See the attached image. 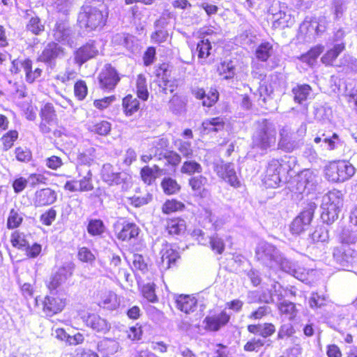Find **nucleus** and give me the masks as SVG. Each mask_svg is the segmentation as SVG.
Here are the masks:
<instances>
[{
	"instance_id": "4d7b16f0",
	"label": "nucleus",
	"mask_w": 357,
	"mask_h": 357,
	"mask_svg": "<svg viewBox=\"0 0 357 357\" xmlns=\"http://www.w3.org/2000/svg\"><path fill=\"white\" fill-rule=\"evenodd\" d=\"M40 119H57L56 110L51 102L45 103L39 112Z\"/></svg>"
},
{
	"instance_id": "0eeeda50",
	"label": "nucleus",
	"mask_w": 357,
	"mask_h": 357,
	"mask_svg": "<svg viewBox=\"0 0 357 357\" xmlns=\"http://www.w3.org/2000/svg\"><path fill=\"white\" fill-rule=\"evenodd\" d=\"M231 320V316L223 310H211L203 320L204 328L206 332H218L225 327Z\"/></svg>"
},
{
	"instance_id": "5fc2aeb1",
	"label": "nucleus",
	"mask_w": 357,
	"mask_h": 357,
	"mask_svg": "<svg viewBox=\"0 0 357 357\" xmlns=\"http://www.w3.org/2000/svg\"><path fill=\"white\" fill-rule=\"evenodd\" d=\"M153 199L152 195L146 193L144 195H134L128 198L130 204L133 207L139 208L151 202Z\"/></svg>"
},
{
	"instance_id": "4c0bfd02",
	"label": "nucleus",
	"mask_w": 357,
	"mask_h": 357,
	"mask_svg": "<svg viewBox=\"0 0 357 357\" xmlns=\"http://www.w3.org/2000/svg\"><path fill=\"white\" fill-rule=\"evenodd\" d=\"M160 185L163 192L167 195H176L181 190V186L177 181L171 177H165L161 181Z\"/></svg>"
},
{
	"instance_id": "6e6d98bb",
	"label": "nucleus",
	"mask_w": 357,
	"mask_h": 357,
	"mask_svg": "<svg viewBox=\"0 0 357 357\" xmlns=\"http://www.w3.org/2000/svg\"><path fill=\"white\" fill-rule=\"evenodd\" d=\"M265 342L259 338H252L247 341L243 345V350L246 352H258L261 348L264 347Z\"/></svg>"
},
{
	"instance_id": "69168bd1",
	"label": "nucleus",
	"mask_w": 357,
	"mask_h": 357,
	"mask_svg": "<svg viewBox=\"0 0 357 357\" xmlns=\"http://www.w3.org/2000/svg\"><path fill=\"white\" fill-rule=\"evenodd\" d=\"M56 211L52 207L40 215V220L43 225L50 226L56 220Z\"/></svg>"
},
{
	"instance_id": "6e6552de",
	"label": "nucleus",
	"mask_w": 357,
	"mask_h": 357,
	"mask_svg": "<svg viewBox=\"0 0 357 357\" xmlns=\"http://www.w3.org/2000/svg\"><path fill=\"white\" fill-rule=\"evenodd\" d=\"M77 317L86 327L96 333H106L109 331V322L97 313L82 309L77 311Z\"/></svg>"
},
{
	"instance_id": "13d9d810",
	"label": "nucleus",
	"mask_w": 357,
	"mask_h": 357,
	"mask_svg": "<svg viewBox=\"0 0 357 357\" xmlns=\"http://www.w3.org/2000/svg\"><path fill=\"white\" fill-rule=\"evenodd\" d=\"M209 244L211 250L218 255H221L225 250L224 241L218 234L210 237Z\"/></svg>"
},
{
	"instance_id": "c9c22d12",
	"label": "nucleus",
	"mask_w": 357,
	"mask_h": 357,
	"mask_svg": "<svg viewBox=\"0 0 357 357\" xmlns=\"http://www.w3.org/2000/svg\"><path fill=\"white\" fill-rule=\"evenodd\" d=\"M132 266L135 271L137 272V274H139V273H141L142 274H147V278H150L153 275V273L150 270L148 264L145 261V259L142 255H134Z\"/></svg>"
},
{
	"instance_id": "a878e982",
	"label": "nucleus",
	"mask_w": 357,
	"mask_h": 357,
	"mask_svg": "<svg viewBox=\"0 0 357 357\" xmlns=\"http://www.w3.org/2000/svg\"><path fill=\"white\" fill-rule=\"evenodd\" d=\"M100 175L102 181L109 185H119L123 181L121 173L115 172L113 165L109 163L102 165Z\"/></svg>"
},
{
	"instance_id": "dca6fc26",
	"label": "nucleus",
	"mask_w": 357,
	"mask_h": 357,
	"mask_svg": "<svg viewBox=\"0 0 357 357\" xmlns=\"http://www.w3.org/2000/svg\"><path fill=\"white\" fill-rule=\"evenodd\" d=\"M192 95L202 100V105L207 107L213 106L219 99V92L215 88H211L206 93L204 89L196 88L192 90Z\"/></svg>"
},
{
	"instance_id": "f704fd0d",
	"label": "nucleus",
	"mask_w": 357,
	"mask_h": 357,
	"mask_svg": "<svg viewBox=\"0 0 357 357\" xmlns=\"http://www.w3.org/2000/svg\"><path fill=\"white\" fill-rule=\"evenodd\" d=\"M160 172V169L157 165H154L152 167L146 165L141 169L140 176L142 181L149 185L155 181Z\"/></svg>"
},
{
	"instance_id": "a211bd4d",
	"label": "nucleus",
	"mask_w": 357,
	"mask_h": 357,
	"mask_svg": "<svg viewBox=\"0 0 357 357\" xmlns=\"http://www.w3.org/2000/svg\"><path fill=\"white\" fill-rule=\"evenodd\" d=\"M188 185L197 197L204 198L209 194L207 188L208 179L204 176L199 175L190 177L188 179Z\"/></svg>"
},
{
	"instance_id": "c756f323",
	"label": "nucleus",
	"mask_w": 357,
	"mask_h": 357,
	"mask_svg": "<svg viewBox=\"0 0 357 357\" xmlns=\"http://www.w3.org/2000/svg\"><path fill=\"white\" fill-rule=\"evenodd\" d=\"M157 160L160 161L165 160V167L167 170L175 172L181 162V155L173 150H167L165 153L158 154Z\"/></svg>"
},
{
	"instance_id": "bf43d9fd",
	"label": "nucleus",
	"mask_w": 357,
	"mask_h": 357,
	"mask_svg": "<svg viewBox=\"0 0 357 357\" xmlns=\"http://www.w3.org/2000/svg\"><path fill=\"white\" fill-rule=\"evenodd\" d=\"M278 308L280 310V314H285L293 319L296 314V306L295 304L289 301L281 302Z\"/></svg>"
},
{
	"instance_id": "473e14b6",
	"label": "nucleus",
	"mask_w": 357,
	"mask_h": 357,
	"mask_svg": "<svg viewBox=\"0 0 357 357\" xmlns=\"http://www.w3.org/2000/svg\"><path fill=\"white\" fill-rule=\"evenodd\" d=\"M185 208V204L175 198L165 200L161 206L162 213L167 215L178 212H181Z\"/></svg>"
},
{
	"instance_id": "8fccbe9b",
	"label": "nucleus",
	"mask_w": 357,
	"mask_h": 357,
	"mask_svg": "<svg viewBox=\"0 0 357 357\" xmlns=\"http://www.w3.org/2000/svg\"><path fill=\"white\" fill-rule=\"evenodd\" d=\"M78 192H89L93 190L92 182V173L89 170L86 174L81 179L77 181Z\"/></svg>"
},
{
	"instance_id": "e2e57ef3",
	"label": "nucleus",
	"mask_w": 357,
	"mask_h": 357,
	"mask_svg": "<svg viewBox=\"0 0 357 357\" xmlns=\"http://www.w3.org/2000/svg\"><path fill=\"white\" fill-rule=\"evenodd\" d=\"M64 165L63 159L55 155H50L45 159L46 167L54 171L61 169Z\"/></svg>"
},
{
	"instance_id": "3c124183",
	"label": "nucleus",
	"mask_w": 357,
	"mask_h": 357,
	"mask_svg": "<svg viewBox=\"0 0 357 357\" xmlns=\"http://www.w3.org/2000/svg\"><path fill=\"white\" fill-rule=\"evenodd\" d=\"M15 158L20 162L26 163L32 159L31 151L26 146H17L14 151Z\"/></svg>"
},
{
	"instance_id": "e433bc0d",
	"label": "nucleus",
	"mask_w": 357,
	"mask_h": 357,
	"mask_svg": "<svg viewBox=\"0 0 357 357\" xmlns=\"http://www.w3.org/2000/svg\"><path fill=\"white\" fill-rule=\"evenodd\" d=\"M273 48V45L268 41L261 43L255 50V57L259 61L266 62L271 56Z\"/></svg>"
},
{
	"instance_id": "de8ad7c7",
	"label": "nucleus",
	"mask_w": 357,
	"mask_h": 357,
	"mask_svg": "<svg viewBox=\"0 0 357 357\" xmlns=\"http://www.w3.org/2000/svg\"><path fill=\"white\" fill-rule=\"evenodd\" d=\"M88 233L92 236H101L105 231V225L100 219H92L89 221Z\"/></svg>"
},
{
	"instance_id": "37998d69",
	"label": "nucleus",
	"mask_w": 357,
	"mask_h": 357,
	"mask_svg": "<svg viewBox=\"0 0 357 357\" xmlns=\"http://www.w3.org/2000/svg\"><path fill=\"white\" fill-rule=\"evenodd\" d=\"M321 218L327 224L334 222L338 218L340 212V208L330 207L323 204H321Z\"/></svg>"
},
{
	"instance_id": "864d4df0",
	"label": "nucleus",
	"mask_w": 357,
	"mask_h": 357,
	"mask_svg": "<svg viewBox=\"0 0 357 357\" xmlns=\"http://www.w3.org/2000/svg\"><path fill=\"white\" fill-rule=\"evenodd\" d=\"M311 88L307 84L297 86L294 88L292 91L296 102L301 103L305 100L309 95Z\"/></svg>"
},
{
	"instance_id": "f8f14e48",
	"label": "nucleus",
	"mask_w": 357,
	"mask_h": 357,
	"mask_svg": "<svg viewBox=\"0 0 357 357\" xmlns=\"http://www.w3.org/2000/svg\"><path fill=\"white\" fill-rule=\"evenodd\" d=\"M120 79L117 70L110 63L105 65L98 76L100 89L106 92L113 91Z\"/></svg>"
},
{
	"instance_id": "423d86ee",
	"label": "nucleus",
	"mask_w": 357,
	"mask_h": 357,
	"mask_svg": "<svg viewBox=\"0 0 357 357\" xmlns=\"http://www.w3.org/2000/svg\"><path fill=\"white\" fill-rule=\"evenodd\" d=\"M23 71L25 80L29 84L37 82L41 77L43 70L40 68H33V61L29 58L23 60L14 59L11 62L10 71L12 74L17 75Z\"/></svg>"
},
{
	"instance_id": "338daca9",
	"label": "nucleus",
	"mask_w": 357,
	"mask_h": 357,
	"mask_svg": "<svg viewBox=\"0 0 357 357\" xmlns=\"http://www.w3.org/2000/svg\"><path fill=\"white\" fill-rule=\"evenodd\" d=\"M156 59V49L153 46L148 47L144 51L142 60L144 66H149L153 64Z\"/></svg>"
},
{
	"instance_id": "393cba45",
	"label": "nucleus",
	"mask_w": 357,
	"mask_h": 357,
	"mask_svg": "<svg viewBox=\"0 0 357 357\" xmlns=\"http://www.w3.org/2000/svg\"><path fill=\"white\" fill-rule=\"evenodd\" d=\"M121 106L123 112L127 117L136 114L142 109L139 99L132 94H127L123 98Z\"/></svg>"
},
{
	"instance_id": "c85d7f7f",
	"label": "nucleus",
	"mask_w": 357,
	"mask_h": 357,
	"mask_svg": "<svg viewBox=\"0 0 357 357\" xmlns=\"http://www.w3.org/2000/svg\"><path fill=\"white\" fill-rule=\"evenodd\" d=\"M98 305L105 310L114 311L119 308L120 300L115 293L108 291L100 296Z\"/></svg>"
},
{
	"instance_id": "7ed1b4c3",
	"label": "nucleus",
	"mask_w": 357,
	"mask_h": 357,
	"mask_svg": "<svg viewBox=\"0 0 357 357\" xmlns=\"http://www.w3.org/2000/svg\"><path fill=\"white\" fill-rule=\"evenodd\" d=\"M276 142L277 130L275 127L268 119H263L258 122L256 132L252 137L253 147L261 150H267L274 146Z\"/></svg>"
},
{
	"instance_id": "9d476101",
	"label": "nucleus",
	"mask_w": 357,
	"mask_h": 357,
	"mask_svg": "<svg viewBox=\"0 0 357 357\" xmlns=\"http://www.w3.org/2000/svg\"><path fill=\"white\" fill-rule=\"evenodd\" d=\"M114 233L118 241L128 242L136 238L139 234V227L134 222L126 219H120L113 226Z\"/></svg>"
},
{
	"instance_id": "bb28decb",
	"label": "nucleus",
	"mask_w": 357,
	"mask_h": 357,
	"mask_svg": "<svg viewBox=\"0 0 357 357\" xmlns=\"http://www.w3.org/2000/svg\"><path fill=\"white\" fill-rule=\"evenodd\" d=\"M225 119L222 116L213 117L202 123L201 129L204 134L218 132L225 128Z\"/></svg>"
},
{
	"instance_id": "6ab92c4d",
	"label": "nucleus",
	"mask_w": 357,
	"mask_h": 357,
	"mask_svg": "<svg viewBox=\"0 0 357 357\" xmlns=\"http://www.w3.org/2000/svg\"><path fill=\"white\" fill-rule=\"evenodd\" d=\"M98 52L93 44L86 43L79 47L74 54V62L79 66L94 58Z\"/></svg>"
},
{
	"instance_id": "f257e3e1",
	"label": "nucleus",
	"mask_w": 357,
	"mask_h": 357,
	"mask_svg": "<svg viewBox=\"0 0 357 357\" xmlns=\"http://www.w3.org/2000/svg\"><path fill=\"white\" fill-rule=\"evenodd\" d=\"M108 16V10L102 3L86 5L79 13L77 22L81 28L89 31L100 30L106 25Z\"/></svg>"
},
{
	"instance_id": "ea45409f",
	"label": "nucleus",
	"mask_w": 357,
	"mask_h": 357,
	"mask_svg": "<svg viewBox=\"0 0 357 357\" xmlns=\"http://www.w3.org/2000/svg\"><path fill=\"white\" fill-rule=\"evenodd\" d=\"M23 217L19 208H11L6 220V227L8 229H15L21 226L23 222Z\"/></svg>"
},
{
	"instance_id": "2eb2a0df",
	"label": "nucleus",
	"mask_w": 357,
	"mask_h": 357,
	"mask_svg": "<svg viewBox=\"0 0 357 357\" xmlns=\"http://www.w3.org/2000/svg\"><path fill=\"white\" fill-rule=\"evenodd\" d=\"M197 299L193 294H179L175 298L176 308L185 314L194 312L197 307Z\"/></svg>"
},
{
	"instance_id": "cd10ccee",
	"label": "nucleus",
	"mask_w": 357,
	"mask_h": 357,
	"mask_svg": "<svg viewBox=\"0 0 357 357\" xmlns=\"http://www.w3.org/2000/svg\"><path fill=\"white\" fill-rule=\"evenodd\" d=\"M344 196L343 192L337 189H333L328 191L322 199V204L330 207L337 208L341 210Z\"/></svg>"
},
{
	"instance_id": "a19ab883",
	"label": "nucleus",
	"mask_w": 357,
	"mask_h": 357,
	"mask_svg": "<svg viewBox=\"0 0 357 357\" xmlns=\"http://www.w3.org/2000/svg\"><path fill=\"white\" fill-rule=\"evenodd\" d=\"M58 127L57 119H40L39 129L43 134L53 132L54 136H60L61 132L57 130Z\"/></svg>"
},
{
	"instance_id": "7c9ffc66",
	"label": "nucleus",
	"mask_w": 357,
	"mask_h": 357,
	"mask_svg": "<svg viewBox=\"0 0 357 357\" xmlns=\"http://www.w3.org/2000/svg\"><path fill=\"white\" fill-rule=\"evenodd\" d=\"M346 43L342 40L340 43L334 44V45L328 49L321 57V61L326 66H333L334 61L339 55L345 50Z\"/></svg>"
},
{
	"instance_id": "9b49d317",
	"label": "nucleus",
	"mask_w": 357,
	"mask_h": 357,
	"mask_svg": "<svg viewBox=\"0 0 357 357\" xmlns=\"http://www.w3.org/2000/svg\"><path fill=\"white\" fill-rule=\"evenodd\" d=\"M74 269L75 265L73 264L61 266L55 273H52L45 280V287L50 293L57 290L65 281L73 275Z\"/></svg>"
},
{
	"instance_id": "79ce46f5",
	"label": "nucleus",
	"mask_w": 357,
	"mask_h": 357,
	"mask_svg": "<svg viewBox=\"0 0 357 357\" xmlns=\"http://www.w3.org/2000/svg\"><path fill=\"white\" fill-rule=\"evenodd\" d=\"M142 296L149 303L158 302V298L155 294V284L153 282H149L139 288Z\"/></svg>"
},
{
	"instance_id": "ddd939ff",
	"label": "nucleus",
	"mask_w": 357,
	"mask_h": 357,
	"mask_svg": "<svg viewBox=\"0 0 357 357\" xmlns=\"http://www.w3.org/2000/svg\"><path fill=\"white\" fill-rule=\"evenodd\" d=\"M214 171L220 178L228 183L231 186L236 188L240 187V181L231 162H225L222 160L215 165Z\"/></svg>"
},
{
	"instance_id": "a18cd8bd",
	"label": "nucleus",
	"mask_w": 357,
	"mask_h": 357,
	"mask_svg": "<svg viewBox=\"0 0 357 357\" xmlns=\"http://www.w3.org/2000/svg\"><path fill=\"white\" fill-rule=\"evenodd\" d=\"M202 172V165L195 160L184 161L181 167V172L186 175L200 174Z\"/></svg>"
},
{
	"instance_id": "58836bf2",
	"label": "nucleus",
	"mask_w": 357,
	"mask_h": 357,
	"mask_svg": "<svg viewBox=\"0 0 357 357\" xmlns=\"http://www.w3.org/2000/svg\"><path fill=\"white\" fill-rule=\"evenodd\" d=\"M18 137L19 133L16 130H9L3 133L0 137L2 150L4 151L10 150L14 146L15 142L18 139Z\"/></svg>"
},
{
	"instance_id": "aec40b11",
	"label": "nucleus",
	"mask_w": 357,
	"mask_h": 357,
	"mask_svg": "<svg viewBox=\"0 0 357 357\" xmlns=\"http://www.w3.org/2000/svg\"><path fill=\"white\" fill-rule=\"evenodd\" d=\"M56 199V192L50 188H45L35 192L33 202L36 206L43 207L52 204Z\"/></svg>"
},
{
	"instance_id": "4be33fe9",
	"label": "nucleus",
	"mask_w": 357,
	"mask_h": 357,
	"mask_svg": "<svg viewBox=\"0 0 357 357\" xmlns=\"http://www.w3.org/2000/svg\"><path fill=\"white\" fill-rule=\"evenodd\" d=\"M247 331L250 334L259 335L266 339L273 335L276 331L275 326L271 322L253 324L247 326Z\"/></svg>"
},
{
	"instance_id": "603ef678",
	"label": "nucleus",
	"mask_w": 357,
	"mask_h": 357,
	"mask_svg": "<svg viewBox=\"0 0 357 357\" xmlns=\"http://www.w3.org/2000/svg\"><path fill=\"white\" fill-rule=\"evenodd\" d=\"M26 29L34 35H39L44 31L45 26L41 24L40 18L35 16L30 18L26 24Z\"/></svg>"
},
{
	"instance_id": "680f3d73",
	"label": "nucleus",
	"mask_w": 357,
	"mask_h": 357,
	"mask_svg": "<svg viewBox=\"0 0 357 357\" xmlns=\"http://www.w3.org/2000/svg\"><path fill=\"white\" fill-rule=\"evenodd\" d=\"M28 182L31 188H36L38 185H46L47 183V178L41 173H32L28 177Z\"/></svg>"
},
{
	"instance_id": "412c9836",
	"label": "nucleus",
	"mask_w": 357,
	"mask_h": 357,
	"mask_svg": "<svg viewBox=\"0 0 357 357\" xmlns=\"http://www.w3.org/2000/svg\"><path fill=\"white\" fill-rule=\"evenodd\" d=\"M161 262L166 269L175 268L181 259L179 252L171 245H166L161 250Z\"/></svg>"
},
{
	"instance_id": "f03ea898",
	"label": "nucleus",
	"mask_w": 357,
	"mask_h": 357,
	"mask_svg": "<svg viewBox=\"0 0 357 357\" xmlns=\"http://www.w3.org/2000/svg\"><path fill=\"white\" fill-rule=\"evenodd\" d=\"M355 172V167L349 161L338 160L331 161L326 166L324 176L331 183H343L350 179Z\"/></svg>"
},
{
	"instance_id": "c03bdc74",
	"label": "nucleus",
	"mask_w": 357,
	"mask_h": 357,
	"mask_svg": "<svg viewBox=\"0 0 357 357\" xmlns=\"http://www.w3.org/2000/svg\"><path fill=\"white\" fill-rule=\"evenodd\" d=\"M112 124L106 120H101L93 123L89 128V131L96 135L106 136L109 134Z\"/></svg>"
},
{
	"instance_id": "774afa93",
	"label": "nucleus",
	"mask_w": 357,
	"mask_h": 357,
	"mask_svg": "<svg viewBox=\"0 0 357 357\" xmlns=\"http://www.w3.org/2000/svg\"><path fill=\"white\" fill-rule=\"evenodd\" d=\"M158 86L161 89L162 91L165 94L168 93H173L178 89V84L175 79L171 80L167 79L163 81H159Z\"/></svg>"
},
{
	"instance_id": "09e8293b",
	"label": "nucleus",
	"mask_w": 357,
	"mask_h": 357,
	"mask_svg": "<svg viewBox=\"0 0 357 357\" xmlns=\"http://www.w3.org/2000/svg\"><path fill=\"white\" fill-rule=\"evenodd\" d=\"M77 257L79 261L86 264H92L96 261V255L86 246L78 248Z\"/></svg>"
},
{
	"instance_id": "4468645a",
	"label": "nucleus",
	"mask_w": 357,
	"mask_h": 357,
	"mask_svg": "<svg viewBox=\"0 0 357 357\" xmlns=\"http://www.w3.org/2000/svg\"><path fill=\"white\" fill-rule=\"evenodd\" d=\"M165 231L170 236L183 235L187 229L185 220L181 216H173L165 220Z\"/></svg>"
},
{
	"instance_id": "2f4dec72",
	"label": "nucleus",
	"mask_w": 357,
	"mask_h": 357,
	"mask_svg": "<svg viewBox=\"0 0 357 357\" xmlns=\"http://www.w3.org/2000/svg\"><path fill=\"white\" fill-rule=\"evenodd\" d=\"M216 70L218 75L224 79H232L236 75V68L231 60L221 61L217 66Z\"/></svg>"
},
{
	"instance_id": "1a4fd4ad",
	"label": "nucleus",
	"mask_w": 357,
	"mask_h": 357,
	"mask_svg": "<svg viewBox=\"0 0 357 357\" xmlns=\"http://www.w3.org/2000/svg\"><path fill=\"white\" fill-rule=\"evenodd\" d=\"M10 241L13 248L24 251L26 256L29 259L37 257L42 251L40 244L35 243L30 245L26 235L18 230L11 233Z\"/></svg>"
},
{
	"instance_id": "72a5a7b5",
	"label": "nucleus",
	"mask_w": 357,
	"mask_h": 357,
	"mask_svg": "<svg viewBox=\"0 0 357 357\" xmlns=\"http://www.w3.org/2000/svg\"><path fill=\"white\" fill-rule=\"evenodd\" d=\"M135 94L137 98L145 102L148 100L149 92L147 87L146 77L144 74H138L135 80Z\"/></svg>"
},
{
	"instance_id": "5701e85b",
	"label": "nucleus",
	"mask_w": 357,
	"mask_h": 357,
	"mask_svg": "<svg viewBox=\"0 0 357 357\" xmlns=\"http://www.w3.org/2000/svg\"><path fill=\"white\" fill-rule=\"evenodd\" d=\"M312 220V212L305 211L301 212L291 222V231L295 234H299L306 230Z\"/></svg>"
},
{
	"instance_id": "39448f33",
	"label": "nucleus",
	"mask_w": 357,
	"mask_h": 357,
	"mask_svg": "<svg viewBox=\"0 0 357 357\" xmlns=\"http://www.w3.org/2000/svg\"><path fill=\"white\" fill-rule=\"evenodd\" d=\"M36 305L40 308L45 317L51 318L61 313L67 306V298L57 293H50L40 301L36 299Z\"/></svg>"
},
{
	"instance_id": "49530a36",
	"label": "nucleus",
	"mask_w": 357,
	"mask_h": 357,
	"mask_svg": "<svg viewBox=\"0 0 357 357\" xmlns=\"http://www.w3.org/2000/svg\"><path fill=\"white\" fill-rule=\"evenodd\" d=\"M73 93L75 98L82 101L86 98L88 95V86L83 79L77 80L73 86Z\"/></svg>"
},
{
	"instance_id": "b1692460",
	"label": "nucleus",
	"mask_w": 357,
	"mask_h": 357,
	"mask_svg": "<svg viewBox=\"0 0 357 357\" xmlns=\"http://www.w3.org/2000/svg\"><path fill=\"white\" fill-rule=\"evenodd\" d=\"M212 45L208 39H202L196 45L195 50H192L194 56H197L202 64L208 63V59L211 54Z\"/></svg>"
},
{
	"instance_id": "f3484780",
	"label": "nucleus",
	"mask_w": 357,
	"mask_h": 357,
	"mask_svg": "<svg viewBox=\"0 0 357 357\" xmlns=\"http://www.w3.org/2000/svg\"><path fill=\"white\" fill-rule=\"evenodd\" d=\"M63 54V49L54 42L49 43L38 56V60L46 64H54L58 57Z\"/></svg>"
},
{
	"instance_id": "052dcab7",
	"label": "nucleus",
	"mask_w": 357,
	"mask_h": 357,
	"mask_svg": "<svg viewBox=\"0 0 357 357\" xmlns=\"http://www.w3.org/2000/svg\"><path fill=\"white\" fill-rule=\"evenodd\" d=\"M143 335L142 326L137 323L135 325L130 327L127 331V337L133 342L139 341L142 339Z\"/></svg>"
},
{
	"instance_id": "0e129e2a",
	"label": "nucleus",
	"mask_w": 357,
	"mask_h": 357,
	"mask_svg": "<svg viewBox=\"0 0 357 357\" xmlns=\"http://www.w3.org/2000/svg\"><path fill=\"white\" fill-rule=\"evenodd\" d=\"M150 38L153 43L160 45L168 40L169 33L165 29H160L153 31Z\"/></svg>"
},
{
	"instance_id": "20e7f679",
	"label": "nucleus",
	"mask_w": 357,
	"mask_h": 357,
	"mask_svg": "<svg viewBox=\"0 0 357 357\" xmlns=\"http://www.w3.org/2000/svg\"><path fill=\"white\" fill-rule=\"evenodd\" d=\"M289 171L288 162L281 159H273L267 165L263 183L266 188H275L279 186L282 176L289 174Z\"/></svg>"
}]
</instances>
